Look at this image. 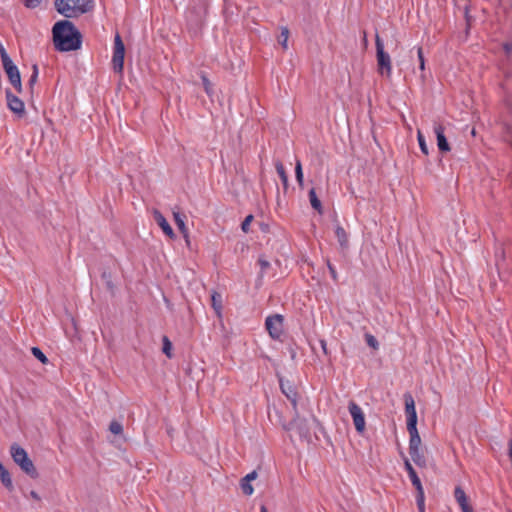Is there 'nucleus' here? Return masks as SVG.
I'll use <instances>...</instances> for the list:
<instances>
[{
    "instance_id": "nucleus-1",
    "label": "nucleus",
    "mask_w": 512,
    "mask_h": 512,
    "mask_svg": "<svg viewBox=\"0 0 512 512\" xmlns=\"http://www.w3.org/2000/svg\"><path fill=\"white\" fill-rule=\"evenodd\" d=\"M53 41L60 51L76 50L80 47V34L72 22L61 20L53 27Z\"/></svg>"
},
{
    "instance_id": "nucleus-2",
    "label": "nucleus",
    "mask_w": 512,
    "mask_h": 512,
    "mask_svg": "<svg viewBox=\"0 0 512 512\" xmlns=\"http://www.w3.org/2000/svg\"><path fill=\"white\" fill-rule=\"evenodd\" d=\"M93 0H55V8L61 15L74 18L91 11Z\"/></svg>"
},
{
    "instance_id": "nucleus-3",
    "label": "nucleus",
    "mask_w": 512,
    "mask_h": 512,
    "mask_svg": "<svg viewBox=\"0 0 512 512\" xmlns=\"http://www.w3.org/2000/svg\"><path fill=\"white\" fill-rule=\"evenodd\" d=\"M312 424L318 425L319 423L314 417H312L310 423L308 419L299 415L298 408H296L293 420L288 425H283V428L287 431H295L300 438L310 441V430Z\"/></svg>"
},
{
    "instance_id": "nucleus-4",
    "label": "nucleus",
    "mask_w": 512,
    "mask_h": 512,
    "mask_svg": "<svg viewBox=\"0 0 512 512\" xmlns=\"http://www.w3.org/2000/svg\"><path fill=\"white\" fill-rule=\"evenodd\" d=\"M10 452L14 462L19 465L26 474L32 478H36L38 476L32 460L28 457L27 452L22 447L17 444H12Z\"/></svg>"
},
{
    "instance_id": "nucleus-5",
    "label": "nucleus",
    "mask_w": 512,
    "mask_h": 512,
    "mask_svg": "<svg viewBox=\"0 0 512 512\" xmlns=\"http://www.w3.org/2000/svg\"><path fill=\"white\" fill-rule=\"evenodd\" d=\"M375 44L378 72L381 75H386L389 78L392 74L391 58L390 55L385 52L384 43L378 34H376L375 37Z\"/></svg>"
},
{
    "instance_id": "nucleus-6",
    "label": "nucleus",
    "mask_w": 512,
    "mask_h": 512,
    "mask_svg": "<svg viewBox=\"0 0 512 512\" xmlns=\"http://www.w3.org/2000/svg\"><path fill=\"white\" fill-rule=\"evenodd\" d=\"M125 46L119 34L114 38V51L112 57V66L114 72L122 75L124 68Z\"/></svg>"
},
{
    "instance_id": "nucleus-7",
    "label": "nucleus",
    "mask_w": 512,
    "mask_h": 512,
    "mask_svg": "<svg viewBox=\"0 0 512 512\" xmlns=\"http://www.w3.org/2000/svg\"><path fill=\"white\" fill-rule=\"evenodd\" d=\"M283 316L280 314H275L267 317L265 326L269 333V335L273 339H280L283 334Z\"/></svg>"
},
{
    "instance_id": "nucleus-8",
    "label": "nucleus",
    "mask_w": 512,
    "mask_h": 512,
    "mask_svg": "<svg viewBox=\"0 0 512 512\" xmlns=\"http://www.w3.org/2000/svg\"><path fill=\"white\" fill-rule=\"evenodd\" d=\"M349 412L352 416L353 423L355 429L358 433H363L365 431V417L362 409L355 402L351 401L349 403Z\"/></svg>"
},
{
    "instance_id": "nucleus-9",
    "label": "nucleus",
    "mask_w": 512,
    "mask_h": 512,
    "mask_svg": "<svg viewBox=\"0 0 512 512\" xmlns=\"http://www.w3.org/2000/svg\"><path fill=\"white\" fill-rule=\"evenodd\" d=\"M6 100L9 109L18 117H23L25 115L24 102L16 95H14L10 90H6Z\"/></svg>"
},
{
    "instance_id": "nucleus-10",
    "label": "nucleus",
    "mask_w": 512,
    "mask_h": 512,
    "mask_svg": "<svg viewBox=\"0 0 512 512\" xmlns=\"http://www.w3.org/2000/svg\"><path fill=\"white\" fill-rule=\"evenodd\" d=\"M11 85L18 93L22 92L21 76L19 69L14 63L3 66Z\"/></svg>"
},
{
    "instance_id": "nucleus-11",
    "label": "nucleus",
    "mask_w": 512,
    "mask_h": 512,
    "mask_svg": "<svg viewBox=\"0 0 512 512\" xmlns=\"http://www.w3.org/2000/svg\"><path fill=\"white\" fill-rule=\"evenodd\" d=\"M280 388L282 393L290 400L293 410L296 411L297 408V391L292 383L289 381H284L280 379Z\"/></svg>"
},
{
    "instance_id": "nucleus-12",
    "label": "nucleus",
    "mask_w": 512,
    "mask_h": 512,
    "mask_svg": "<svg viewBox=\"0 0 512 512\" xmlns=\"http://www.w3.org/2000/svg\"><path fill=\"white\" fill-rule=\"evenodd\" d=\"M153 216L157 224L164 232V234L167 235L169 238L174 239L175 233L171 226L169 225V223L167 222L166 218L158 210L153 211Z\"/></svg>"
},
{
    "instance_id": "nucleus-13",
    "label": "nucleus",
    "mask_w": 512,
    "mask_h": 512,
    "mask_svg": "<svg viewBox=\"0 0 512 512\" xmlns=\"http://www.w3.org/2000/svg\"><path fill=\"white\" fill-rule=\"evenodd\" d=\"M434 131L437 136V145L439 150L442 152L450 151L449 143L444 135V128L441 125H436L434 127Z\"/></svg>"
},
{
    "instance_id": "nucleus-14",
    "label": "nucleus",
    "mask_w": 512,
    "mask_h": 512,
    "mask_svg": "<svg viewBox=\"0 0 512 512\" xmlns=\"http://www.w3.org/2000/svg\"><path fill=\"white\" fill-rule=\"evenodd\" d=\"M401 455L404 460V465L409 474L412 484L415 486L416 490H421L423 488L421 481H420L419 477L417 476L414 468L412 467L409 459L404 454H401Z\"/></svg>"
},
{
    "instance_id": "nucleus-15",
    "label": "nucleus",
    "mask_w": 512,
    "mask_h": 512,
    "mask_svg": "<svg viewBox=\"0 0 512 512\" xmlns=\"http://www.w3.org/2000/svg\"><path fill=\"white\" fill-rule=\"evenodd\" d=\"M454 496L462 512L472 509V506L468 502V497L461 487L458 486L455 488Z\"/></svg>"
},
{
    "instance_id": "nucleus-16",
    "label": "nucleus",
    "mask_w": 512,
    "mask_h": 512,
    "mask_svg": "<svg viewBox=\"0 0 512 512\" xmlns=\"http://www.w3.org/2000/svg\"><path fill=\"white\" fill-rule=\"evenodd\" d=\"M335 235L337 237V240H338V243H339L341 249L347 250L349 247V240H348V235H347L345 229L340 225H336Z\"/></svg>"
},
{
    "instance_id": "nucleus-17",
    "label": "nucleus",
    "mask_w": 512,
    "mask_h": 512,
    "mask_svg": "<svg viewBox=\"0 0 512 512\" xmlns=\"http://www.w3.org/2000/svg\"><path fill=\"white\" fill-rule=\"evenodd\" d=\"M173 217H174V221H175L179 231L182 233L186 242L189 243V233H188V229L185 225L183 217L181 216V214L179 212H173Z\"/></svg>"
},
{
    "instance_id": "nucleus-18",
    "label": "nucleus",
    "mask_w": 512,
    "mask_h": 512,
    "mask_svg": "<svg viewBox=\"0 0 512 512\" xmlns=\"http://www.w3.org/2000/svg\"><path fill=\"white\" fill-rule=\"evenodd\" d=\"M409 454L416 465L420 467L426 466V458L421 448L409 450Z\"/></svg>"
},
{
    "instance_id": "nucleus-19",
    "label": "nucleus",
    "mask_w": 512,
    "mask_h": 512,
    "mask_svg": "<svg viewBox=\"0 0 512 512\" xmlns=\"http://www.w3.org/2000/svg\"><path fill=\"white\" fill-rule=\"evenodd\" d=\"M0 480L2 484L9 490L13 489V483L8 470L0 463Z\"/></svg>"
},
{
    "instance_id": "nucleus-20",
    "label": "nucleus",
    "mask_w": 512,
    "mask_h": 512,
    "mask_svg": "<svg viewBox=\"0 0 512 512\" xmlns=\"http://www.w3.org/2000/svg\"><path fill=\"white\" fill-rule=\"evenodd\" d=\"M212 307L215 310L218 317H221L222 311V297L219 293L214 292L211 296Z\"/></svg>"
},
{
    "instance_id": "nucleus-21",
    "label": "nucleus",
    "mask_w": 512,
    "mask_h": 512,
    "mask_svg": "<svg viewBox=\"0 0 512 512\" xmlns=\"http://www.w3.org/2000/svg\"><path fill=\"white\" fill-rule=\"evenodd\" d=\"M410 440H409V450L421 448V438L417 431H409Z\"/></svg>"
},
{
    "instance_id": "nucleus-22",
    "label": "nucleus",
    "mask_w": 512,
    "mask_h": 512,
    "mask_svg": "<svg viewBox=\"0 0 512 512\" xmlns=\"http://www.w3.org/2000/svg\"><path fill=\"white\" fill-rule=\"evenodd\" d=\"M309 200L311 206L319 213H322V204L321 201L318 199L314 188H312L309 191Z\"/></svg>"
},
{
    "instance_id": "nucleus-23",
    "label": "nucleus",
    "mask_w": 512,
    "mask_h": 512,
    "mask_svg": "<svg viewBox=\"0 0 512 512\" xmlns=\"http://www.w3.org/2000/svg\"><path fill=\"white\" fill-rule=\"evenodd\" d=\"M404 400H405V412L407 415H411V413H416V409H415V402H414V399L413 397L410 395V394H405L404 395Z\"/></svg>"
},
{
    "instance_id": "nucleus-24",
    "label": "nucleus",
    "mask_w": 512,
    "mask_h": 512,
    "mask_svg": "<svg viewBox=\"0 0 512 512\" xmlns=\"http://www.w3.org/2000/svg\"><path fill=\"white\" fill-rule=\"evenodd\" d=\"M288 39H289V30L287 27H282L281 33L279 36V43L285 50L288 48Z\"/></svg>"
},
{
    "instance_id": "nucleus-25",
    "label": "nucleus",
    "mask_w": 512,
    "mask_h": 512,
    "mask_svg": "<svg viewBox=\"0 0 512 512\" xmlns=\"http://www.w3.org/2000/svg\"><path fill=\"white\" fill-rule=\"evenodd\" d=\"M275 167H276L277 173L279 174V176H280V178H281V180H282V182H283V185H284L285 187H287V185H288V177H287V174H286V172H285V169H284L283 164H282L281 162H279V161H278V162L275 164Z\"/></svg>"
},
{
    "instance_id": "nucleus-26",
    "label": "nucleus",
    "mask_w": 512,
    "mask_h": 512,
    "mask_svg": "<svg viewBox=\"0 0 512 512\" xmlns=\"http://www.w3.org/2000/svg\"><path fill=\"white\" fill-rule=\"evenodd\" d=\"M417 413H411V415H407V430L409 431H417Z\"/></svg>"
},
{
    "instance_id": "nucleus-27",
    "label": "nucleus",
    "mask_w": 512,
    "mask_h": 512,
    "mask_svg": "<svg viewBox=\"0 0 512 512\" xmlns=\"http://www.w3.org/2000/svg\"><path fill=\"white\" fill-rule=\"evenodd\" d=\"M162 342H163V347H162V351L163 353L168 357V358H171L172 357V343L171 341L168 339L167 336H164L163 339H162Z\"/></svg>"
},
{
    "instance_id": "nucleus-28",
    "label": "nucleus",
    "mask_w": 512,
    "mask_h": 512,
    "mask_svg": "<svg viewBox=\"0 0 512 512\" xmlns=\"http://www.w3.org/2000/svg\"><path fill=\"white\" fill-rule=\"evenodd\" d=\"M295 176H296V180H297L299 186L302 188L304 180H303L302 165L299 160L296 162V165H295Z\"/></svg>"
},
{
    "instance_id": "nucleus-29",
    "label": "nucleus",
    "mask_w": 512,
    "mask_h": 512,
    "mask_svg": "<svg viewBox=\"0 0 512 512\" xmlns=\"http://www.w3.org/2000/svg\"><path fill=\"white\" fill-rule=\"evenodd\" d=\"M109 430L114 435H121L123 433V426L118 421H112L109 425Z\"/></svg>"
},
{
    "instance_id": "nucleus-30",
    "label": "nucleus",
    "mask_w": 512,
    "mask_h": 512,
    "mask_svg": "<svg viewBox=\"0 0 512 512\" xmlns=\"http://www.w3.org/2000/svg\"><path fill=\"white\" fill-rule=\"evenodd\" d=\"M417 139H418V143H419L421 151L425 155H428V153H429L428 146H427L424 136L420 130L417 131Z\"/></svg>"
},
{
    "instance_id": "nucleus-31",
    "label": "nucleus",
    "mask_w": 512,
    "mask_h": 512,
    "mask_svg": "<svg viewBox=\"0 0 512 512\" xmlns=\"http://www.w3.org/2000/svg\"><path fill=\"white\" fill-rule=\"evenodd\" d=\"M32 354L43 364L48 363V358L44 355V353L37 347H33L31 349Z\"/></svg>"
},
{
    "instance_id": "nucleus-32",
    "label": "nucleus",
    "mask_w": 512,
    "mask_h": 512,
    "mask_svg": "<svg viewBox=\"0 0 512 512\" xmlns=\"http://www.w3.org/2000/svg\"><path fill=\"white\" fill-rule=\"evenodd\" d=\"M241 488L244 494L246 495H252L254 492L253 486L250 484L249 481L242 479L241 480Z\"/></svg>"
},
{
    "instance_id": "nucleus-33",
    "label": "nucleus",
    "mask_w": 512,
    "mask_h": 512,
    "mask_svg": "<svg viewBox=\"0 0 512 512\" xmlns=\"http://www.w3.org/2000/svg\"><path fill=\"white\" fill-rule=\"evenodd\" d=\"M417 492H418V495H417V506H418L419 512H424L425 511V504H424V491H423V488L421 490H417Z\"/></svg>"
},
{
    "instance_id": "nucleus-34",
    "label": "nucleus",
    "mask_w": 512,
    "mask_h": 512,
    "mask_svg": "<svg viewBox=\"0 0 512 512\" xmlns=\"http://www.w3.org/2000/svg\"><path fill=\"white\" fill-rule=\"evenodd\" d=\"M0 56L3 66L13 63V61L11 60V58L9 57L5 48L2 45H0Z\"/></svg>"
},
{
    "instance_id": "nucleus-35",
    "label": "nucleus",
    "mask_w": 512,
    "mask_h": 512,
    "mask_svg": "<svg viewBox=\"0 0 512 512\" xmlns=\"http://www.w3.org/2000/svg\"><path fill=\"white\" fill-rule=\"evenodd\" d=\"M0 56L3 66L13 63V61L11 60V58L9 57L5 48L2 45H0Z\"/></svg>"
},
{
    "instance_id": "nucleus-36",
    "label": "nucleus",
    "mask_w": 512,
    "mask_h": 512,
    "mask_svg": "<svg viewBox=\"0 0 512 512\" xmlns=\"http://www.w3.org/2000/svg\"><path fill=\"white\" fill-rule=\"evenodd\" d=\"M365 338H366V342L367 344L372 347L373 349L377 350L378 347H379V344H378V341L377 339L371 335V334H366L365 335Z\"/></svg>"
},
{
    "instance_id": "nucleus-37",
    "label": "nucleus",
    "mask_w": 512,
    "mask_h": 512,
    "mask_svg": "<svg viewBox=\"0 0 512 512\" xmlns=\"http://www.w3.org/2000/svg\"><path fill=\"white\" fill-rule=\"evenodd\" d=\"M417 56L419 59V68L421 71H424L425 70V59H424V55H423V49L421 47H418V49H417Z\"/></svg>"
},
{
    "instance_id": "nucleus-38",
    "label": "nucleus",
    "mask_w": 512,
    "mask_h": 512,
    "mask_svg": "<svg viewBox=\"0 0 512 512\" xmlns=\"http://www.w3.org/2000/svg\"><path fill=\"white\" fill-rule=\"evenodd\" d=\"M253 220V215H248L244 221L242 222L241 229L243 232L247 233L249 231V226Z\"/></svg>"
},
{
    "instance_id": "nucleus-39",
    "label": "nucleus",
    "mask_w": 512,
    "mask_h": 512,
    "mask_svg": "<svg viewBox=\"0 0 512 512\" xmlns=\"http://www.w3.org/2000/svg\"><path fill=\"white\" fill-rule=\"evenodd\" d=\"M33 70H34V71H33V74L31 75V77H30V79H29V85H30V87H31V88H32V87H33V85L36 83V81H37V77H38V70H37V67H36V66H34V67H33Z\"/></svg>"
},
{
    "instance_id": "nucleus-40",
    "label": "nucleus",
    "mask_w": 512,
    "mask_h": 512,
    "mask_svg": "<svg viewBox=\"0 0 512 512\" xmlns=\"http://www.w3.org/2000/svg\"><path fill=\"white\" fill-rule=\"evenodd\" d=\"M258 263H259L262 271H265L266 269H268L270 267L269 261L266 260L264 257H260L258 260Z\"/></svg>"
},
{
    "instance_id": "nucleus-41",
    "label": "nucleus",
    "mask_w": 512,
    "mask_h": 512,
    "mask_svg": "<svg viewBox=\"0 0 512 512\" xmlns=\"http://www.w3.org/2000/svg\"><path fill=\"white\" fill-rule=\"evenodd\" d=\"M41 1L42 0H23L24 4L28 8H35V7H37L41 3Z\"/></svg>"
},
{
    "instance_id": "nucleus-42",
    "label": "nucleus",
    "mask_w": 512,
    "mask_h": 512,
    "mask_svg": "<svg viewBox=\"0 0 512 512\" xmlns=\"http://www.w3.org/2000/svg\"><path fill=\"white\" fill-rule=\"evenodd\" d=\"M202 81L205 91L209 94L211 89V84L209 80L205 76H202Z\"/></svg>"
},
{
    "instance_id": "nucleus-43",
    "label": "nucleus",
    "mask_w": 512,
    "mask_h": 512,
    "mask_svg": "<svg viewBox=\"0 0 512 512\" xmlns=\"http://www.w3.org/2000/svg\"><path fill=\"white\" fill-rule=\"evenodd\" d=\"M257 478V472L252 471L251 473L247 474L243 479L251 482L252 480H255Z\"/></svg>"
},
{
    "instance_id": "nucleus-44",
    "label": "nucleus",
    "mask_w": 512,
    "mask_h": 512,
    "mask_svg": "<svg viewBox=\"0 0 512 512\" xmlns=\"http://www.w3.org/2000/svg\"><path fill=\"white\" fill-rule=\"evenodd\" d=\"M320 345H321V348L324 352V354H328V349H327V343L325 340H320Z\"/></svg>"
},
{
    "instance_id": "nucleus-45",
    "label": "nucleus",
    "mask_w": 512,
    "mask_h": 512,
    "mask_svg": "<svg viewBox=\"0 0 512 512\" xmlns=\"http://www.w3.org/2000/svg\"><path fill=\"white\" fill-rule=\"evenodd\" d=\"M30 496H31V498H33L36 501H40V499H41L39 494L36 491H31Z\"/></svg>"
},
{
    "instance_id": "nucleus-46",
    "label": "nucleus",
    "mask_w": 512,
    "mask_h": 512,
    "mask_svg": "<svg viewBox=\"0 0 512 512\" xmlns=\"http://www.w3.org/2000/svg\"><path fill=\"white\" fill-rule=\"evenodd\" d=\"M328 268H329V271H330L332 277L335 279L336 278V271H335L334 267L330 263H328Z\"/></svg>"
},
{
    "instance_id": "nucleus-47",
    "label": "nucleus",
    "mask_w": 512,
    "mask_h": 512,
    "mask_svg": "<svg viewBox=\"0 0 512 512\" xmlns=\"http://www.w3.org/2000/svg\"><path fill=\"white\" fill-rule=\"evenodd\" d=\"M505 49L507 50V52H510V51H512V46L505 45Z\"/></svg>"
},
{
    "instance_id": "nucleus-48",
    "label": "nucleus",
    "mask_w": 512,
    "mask_h": 512,
    "mask_svg": "<svg viewBox=\"0 0 512 512\" xmlns=\"http://www.w3.org/2000/svg\"><path fill=\"white\" fill-rule=\"evenodd\" d=\"M260 512H268L265 506H262Z\"/></svg>"
}]
</instances>
